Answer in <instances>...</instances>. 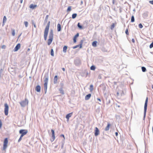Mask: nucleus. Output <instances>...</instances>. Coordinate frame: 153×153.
<instances>
[{"instance_id":"obj_1","label":"nucleus","mask_w":153,"mask_h":153,"mask_svg":"<svg viewBox=\"0 0 153 153\" xmlns=\"http://www.w3.org/2000/svg\"><path fill=\"white\" fill-rule=\"evenodd\" d=\"M50 22L49 21L45 30L44 33V38L45 40H46L47 39V36L49 28Z\"/></svg>"},{"instance_id":"obj_2","label":"nucleus","mask_w":153,"mask_h":153,"mask_svg":"<svg viewBox=\"0 0 153 153\" xmlns=\"http://www.w3.org/2000/svg\"><path fill=\"white\" fill-rule=\"evenodd\" d=\"M53 38V30H51L49 34V39L48 40V45H50L51 43Z\"/></svg>"},{"instance_id":"obj_3","label":"nucleus","mask_w":153,"mask_h":153,"mask_svg":"<svg viewBox=\"0 0 153 153\" xmlns=\"http://www.w3.org/2000/svg\"><path fill=\"white\" fill-rule=\"evenodd\" d=\"M148 102V98L147 97L145 100L144 106V117L143 120H144L146 116V111L147 106V103Z\"/></svg>"},{"instance_id":"obj_4","label":"nucleus","mask_w":153,"mask_h":153,"mask_svg":"<svg viewBox=\"0 0 153 153\" xmlns=\"http://www.w3.org/2000/svg\"><path fill=\"white\" fill-rule=\"evenodd\" d=\"M28 101L27 98H25L24 100L20 102L21 106L22 107H24L28 104Z\"/></svg>"},{"instance_id":"obj_5","label":"nucleus","mask_w":153,"mask_h":153,"mask_svg":"<svg viewBox=\"0 0 153 153\" xmlns=\"http://www.w3.org/2000/svg\"><path fill=\"white\" fill-rule=\"evenodd\" d=\"M48 74H45V76H44V85H47L48 82Z\"/></svg>"},{"instance_id":"obj_6","label":"nucleus","mask_w":153,"mask_h":153,"mask_svg":"<svg viewBox=\"0 0 153 153\" xmlns=\"http://www.w3.org/2000/svg\"><path fill=\"white\" fill-rule=\"evenodd\" d=\"M4 106V114L6 116L7 115L9 110V106L7 103H5Z\"/></svg>"},{"instance_id":"obj_7","label":"nucleus","mask_w":153,"mask_h":153,"mask_svg":"<svg viewBox=\"0 0 153 153\" xmlns=\"http://www.w3.org/2000/svg\"><path fill=\"white\" fill-rule=\"evenodd\" d=\"M8 143V140L7 138L4 139V142L3 150H5L7 147V144Z\"/></svg>"},{"instance_id":"obj_8","label":"nucleus","mask_w":153,"mask_h":153,"mask_svg":"<svg viewBox=\"0 0 153 153\" xmlns=\"http://www.w3.org/2000/svg\"><path fill=\"white\" fill-rule=\"evenodd\" d=\"M28 131L27 130L21 129L19 130V133L21 134L22 136H23L27 133Z\"/></svg>"},{"instance_id":"obj_9","label":"nucleus","mask_w":153,"mask_h":153,"mask_svg":"<svg viewBox=\"0 0 153 153\" xmlns=\"http://www.w3.org/2000/svg\"><path fill=\"white\" fill-rule=\"evenodd\" d=\"M83 40H81L80 42V44L79 45H77L73 47V48L74 49L77 48L78 47H79L80 48H82V45L83 43Z\"/></svg>"},{"instance_id":"obj_10","label":"nucleus","mask_w":153,"mask_h":153,"mask_svg":"<svg viewBox=\"0 0 153 153\" xmlns=\"http://www.w3.org/2000/svg\"><path fill=\"white\" fill-rule=\"evenodd\" d=\"M51 132H52V138L51 139V141L53 142L55 139V136L54 134V131L53 130L51 129Z\"/></svg>"},{"instance_id":"obj_11","label":"nucleus","mask_w":153,"mask_h":153,"mask_svg":"<svg viewBox=\"0 0 153 153\" xmlns=\"http://www.w3.org/2000/svg\"><path fill=\"white\" fill-rule=\"evenodd\" d=\"M100 134V131L98 128L96 127L95 128V130L94 131V135L95 136H97L98 135Z\"/></svg>"},{"instance_id":"obj_12","label":"nucleus","mask_w":153,"mask_h":153,"mask_svg":"<svg viewBox=\"0 0 153 153\" xmlns=\"http://www.w3.org/2000/svg\"><path fill=\"white\" fill-rule=\"evenodd\" d=\"M21 44L20 43H18L15 47L14 49V51L15 52L17 51L20 48Z\"/></svg>"},{"instance_id":"obj_13","label":"nucleus","mask_w":153,"mask_h":153,"mask_svg":"<svg viewBox=\"0 0 153 153\" xmlns=\"http://www.w3.org/2000/svg\"><path fill=\"white\" fill-rule=\"evenodd\" d=\"M74 63L76 65H78L81 64L80 60L79 59H76L74 60Z\"/></svg>"},{"instance_id":"obj_14","label":"nucleus","mask_w":153,"mask_h":153,"mask_svg":"<svg viewBox=\"0 0 153 153\" xmlns=\"http://www.w3.org/2000/svg\"><path fill=\"white\" fill-rule=\"evenodd\" d=\"M72 114H73V113L72 112V113H71L69 114H68L66 115V118L67 119L68 121L69 120V118L71 116Z\"/></svg>"},{"instance_id":"obj_15","label":"nucleus","mask_w":153,"mask_h":153,"mask_svg":"<svg viewBox=\"0 0 153 153\" xmlns=\"http://www.w3.org/2000/svg\"><path fill=\"white\" fill-rule=\"evenodd\" d=\"M35 90L37 92H39L40 91L41 87L39 85H37L35 88Z\"/></svg>"},{"instance_id":"obj_16","label":"nucleus","mask_w":153,"mask_h":153,"mask_svg":"<svg viewBox=\"0 0 153 153\" xmlns=\"http://www.w3.org/2000/svg\"><path fill=\"white\" fill-rule=\"evenodd\" d=\"M91 96V94H89L87 95L85 97V100H88L90 99Z\"/></svg>"},{"instance_id":"obj_17","label":"nucleus","mask_w":153,"mask_h":153,"mask_svg":"<svg viewBox=\"0 0 153 153\" xmlns=\"http://www.w3.org/2000/svg\"><path fill=\"white\" fill-rule=\"evenodd\" d=\"M110 126L111 124H110V123H108L107 126L106 127L105 129V130L106 131L109 130Z\"/></svg>"},{"instance_id":"obj_18","label":"nucleus","mask_w":153,"mask_h":153,"mask_svg":"<svg viewBox=\"0 0 153 153\" xmlns=\"http://www.w3.org/2000/svg\"><path fill=\"white\" fill-rule=\"evenodd\" d=\"M58 76L57 75L55 76L53 79V83L56 84L57 82Z\"/></svg>"},{"instance_id":"obj_19","label":"nucleus","mask_w":153,"mask_h":153,"mask_svg":"<svg viewBox=\"0 0 153 153\" xmlns=\"http://www.w3.org/2000/svg\"><path fill=\"white\" fill-rule=\"evenodd\" d=\"M149 12L146 11L143 14V16L144 18H146L148 16Z\"/></svg>"},{"instance_id":"obj_20","label":"nucleus","mask_w":153,"mask_h":153,"mask_svg":"<svg viewBox=\"0 0 153 153\" xmlns=\"http://www.w3.org/2000/svg\"><path fill=\"white\" fill-rule=\"evenodd\" d=\"M120 93L121 95V96H123L126 93V91L125 89L123 90L122 91H120Z\"/></svg>"},{"instance_id":"obj_21","label":"nucleus","mask_w":153,"mask_h":153,"mask_svg":"<svg viewBox=\"0 0 153 153\" xmlns=\"http://www.w3.org/2000/svg\"><path fill=\"white\" fill-rule=\"evenodd\" d=\"M7 21V18L5 16H4L3 18L2 26H3L5 25V23Z\"/></svg>"},{"instance_id":"obj_22","label":"nucleus","mask_w":153,"mask_h":153,"mask_svg":"<svg viewBox=\"0 0 153 153\" xmlns=\"http://www.w3.org/2000/svg\"><path fill=\"white\" fill-rule=\"evenodd\" d=\"M37 6L36 5H34L33 4H31L30 6V8L33 9H34Z\"/></svg>"},{"instance_id":"obj_23","label":"nucleus","mask_w":153,"mask_h":153,"mask_svg":"<svg viewBox=\"0 0 153 153\" xmlns=\"http://www.w3.org/2000/svg\"><path fill=\"white\" fill-rule=\"evenodd\" d=\"M57 31H60L61 30V26L59 24H58L57 25Z\"/></svg>"},{"instance_id":"obj_24","label":"nucleus","mask_w":153,"mask_h":153,"mask_svg":"<svg viewBox=\"0 0 153 153\" xmlns=\"http://www.w3.org/2000/svg\"><path fill=\"white\" fill-rule=\"evenodd\" d=\"M59 91L61 94H64V91L63 90L62 88H60L59 90Z\"/></svg>"},{"instance_id":"obj_25","label":"nucleus","mask_w":153,"mask_h":153,"mask_svg":"<svg viewBox=\"0 0 153 153\" xmlns=\"http://www.w3.org/2000/svg\"><path fill=\"white\" fill-rule=\"evenodd\" d=\"M67 48V47L66 46H65L63 48V52L64 53H66V50Z\"/></svg>"},{"instance_id":"obj_26","label":"nucleus","mask_w":153,"mask_h":153,"mask_svg":"<svg viewBox=\"0 0 153 153\" xmlns=\"http://www.w3.org/2000/svg\"><path fill=\"white\" fill-rule=\"evenodd\" d=\"M97 43V42L96 41L93 42L92 43V45L94 47H96Z\"/></svg>"},{"instance_id":"obj_27","label":"nucleus","mask_w":153,"mask_h":153,"mask_svg":"<svg viewBox=\"0 0 153 153\" xmlns=\"http://www.w3.org/2000/svg\"><path fill=\"white\" fill-rule=\"evenodd\" d=\"M89 89L91 91H92L94 89L93 86L92 85H91L90 86Z\"/></svg>"},{"instance_id":"obj_28","label":"nucleus","mask_w":153,"mask_h":153,"mask_svg":"<svg viewBox=\"0 0 153 153\" xmlns=\"http://www.w3.org/2000/svg\"><path fill=\"white\" fill-rule=\"evenodd\" d=\"M141 69L142 70V71L143 72H145L146 71V68L144 67H141Z\"/></svg>"},{"instance_id":"obj_29","label":"nucleus","mask_w":153,"mask_h":153,"mask_svg":"<svg viewBox=\"0 0 153 153\" xmlns=\"http://www.w3.org/2000/svg\"><path fill=\"white\" fill-rule=\"evenodd\" d=\"M44 90L45 91V94L46 93L47 88V85H44Z\"/></svg>"},{"instance_id":"obj_30","label":"nucleus","mask_w":153,"mask_h":153,"mask_svg":"<svg viewBox=\"0 0 153 153\" xmlns=\"http://www.w3.org/2000/svg\"><path fill=\"white\" fill-rule=\"evenodd\" d=\"M77 14L76 13L73 14L72 15V18L73 19H75L77 16Z\"/></svg>"},{"instance_id":"obj_31","label":"nucleus","mask_w":153,"mask_h":153,"mask_svg":"<svg viewBox=\"0 0 153 153\" xmlns=\"http://www.w3.org/2000/svg\"><path fill=\"white\" fill-rule=\"evenodd\" d=\"M48 15H46V16L45 18V23H47V21H48Z\"/></svg>"},{"instance_id":"obj_32","label":"nucleus","mask_w":153,"mask_h":153,"mask_svg":"<svg viewBox=\"0 0 153 153\" xmlns=\"http://www.w3.org/2000/svg\"><path fill=\"white\" fill-rule=\"evenodd\" d=\"M134 17L133 16H132L131 17V22H134Z\"/></svg>"},{"instance_id":"obj_33","label":"nucleus","mask_w":153,"mask_h":153,"mask_svg":"<svg viewBox=\"0 0 153 153\" xmlns=\"http://www.w3.org/2000/svg\"><path fill=\"white\" fill-rule=\"evenodd\" d=\"M24 24L25 25L26 27H27L28 25V22L25 21L24 22Z\"/></svg>"},{"instance_id":"obj_34","label":"nucleus","mask_w":153,"mask_h":153,"mask_svg":"<svg viewBox=\"0 0 153 153\" xmlns=\"http://www.w3.org/2000/svg\"><path fill=\"white\" fill-rule=\"evenodd\" d=\"M51 55L52 56H54V52L53 49L51 50Z\"/></svg>"},{"instance_id":"obj_35","label":"nucleus","mask_w":153,"mask_h":153,"mask_svg":"<svg viewBox=\"0 0 153 153\" xmlns=\"http://www.w3.org/2000/svg\"><path fill=\"white\" fill-rule=\"evenodd\" d=\"M95 68H96L94 66L92 65L91 66V67L90 68V69L91 70H95Z\"/></svg>"},{"instance_id":"obj_36","label":"nucleus","mask_w":153,"mask_h":153,"mask_svg":"<svg viewBox=\"0 0 153 153\" xmlns=\"http://www.w3.org/2000/svg\"><path fill=\"white\" fill-rule=\"evenodd\" d=\"M31 22H32V24L33 25L34 27L36 28V24L35 23L34 21L33 20H31Z\"/></svg>"},{"instance_id":"obj_37","label":"nucleus","mask_w":153,"mask_h":153,"mask_svg":"<svg viewBox=\"0 0 153 153\" xmlns=\"http://www.w3.org/2000/svg\"><path fill=\"white\" fill-rule=\"evenodd\" d=\"M71 10V6H69L68 8V9L67 10V12H68L70 11Z\"/></svg>"},{"instance_id":"obj_38","label":"nucleus","mask_w":153,"mask_h":153,"mask_svg":"<svg viewBox=\"0 0 153 153\" xmlns=\"http://www.w3.org/2000/svg\"><path fill=\"white\" fill-rule=\"evenodd\" d=\"M12 34L13 36H15V30H14V29L12 30Z\"/></svg>"},{"instance_id":"obj_39","label":"nucleus","mask_w":153,"mask_h":153,"mask_svg":"<svg viewBox=\"0 0 153 153\" xmlns=\"http://www.w3.org/2000/svg\"><path fill=\"white\" fill-rule=\"evenodd\" d=\"M114 27V23H113L112 25H111L110 28L111 30H113Z\"/></svg>"},{"instance_id":"obj_40","label":"nucleus","mask_w":153,"mask_h":153,"mask_svg":"<svg viewBox=\"0 0 153 153\" xmlns=\"http://www.w3.org/2000/svg\"><path fill=\"white\" fill-rule=\"evenodd\" d=\"M77 26L78 27L80 28V29H81L82 28V27L81 25H80V23H78V24H77Z\"/></svg>"},{"instance_id":"obj_41","label":"nucleus","mask_w":153,"mask_h":153,"mask_svg":"<svg viewBox=\"0 0 153 153\" xmlns=\"http://www.w3.org/2000/svg\"><path fill=\"white\" fill-rule=\"evenodd\" d=\"M3 71V70L2 69H1L0 70V78L1 76V75L2 74V73Z\"/></svg>"},{"instance_id":"obj_42","label":"nucleus","mask_w":153,"mask_h":153,"mask_svg":"<svg viewBox=\"0 0 153 153\" xmlns=\"http://www.w3.org/2000/svg\"><path fill=\"white\" fill-rule=\"evenodd\" d=\"M139 27L140 28H142L143 27V25H142V24L141 23H140L139 25Z\"/></svg>"},{"instance_id":"obj_43","label":"nucleus","mask_w":153,"mask_h":153,"mask_svg":"<svg viewBox=\"0 0 153 153\" xmlns=\"http://www.w3.org/2000/svg\"><path fill=\"white\" fill-rule=\"evenodd\" d=\"M23 136H22V135H21L19 139L18 140V142H19L22 139V138L23 137Z\"/></svg>"},{"instance_id":"obj_44","label":"nucleus","mask_w":153,"mask_h":153,"mask_svg":"<svg viewBox=\"0 0 153 153\" xmlns=\"http://www.w3.org/2000/svg\"><path fill=\"white\" fill-rule=\"evenodd\" d=\"M79 36V33H77L74 36V37L76 38Z\"/></svg>"},{"instance_id":"obj_45","label":"nucleus","mask_w":153,"mask_h":153,"mask_svg":"<svg viewBox=\"0 0 153 153\" xmlns=\"http://www.w3.org/2000/svg\"><path fill=\"white\" fill-rule=\"evenodd\" d=\"M74 42L75 43L76 42V38L74 37L73 38Z\"/></svg>"},{"instance_id":"obj_46","label":"nucleus","mask_w":153,"mask_h":153,"mask_svg":"<svg viewBox=\"0 0 153 153\" xmlns=\"http://www.w3.org/2000/svg\"><path fill=\"white\" fill-rule=\"evenodd\" d=\"M127 35H128V30L127 29L125 31Z\"/></svg>"},{"instance_id":"obj_47","label":"nucleus","mask_w":153,"mask_h":153,"mask_svg":"<svg viewBox=\"0 0 153 153\" xmlns=\"http://www.w3.org/2000/svg\"><path fill=\"white\" fill-rule=\"evenodd\" d=\"M149 3L153 5V0L150 1H149Z\"/></svg>"},{"instance_id":"obj_48","label":"nucleus","mask_w":153,"mask_h":153,"mask_svg":"<svg viewBox=\"0 0 153 153\" xmlns=\"http://www.w3.org/2000/svg\"><path fill=\"white\" fill-rule=\"evenodd\" d=\"M1 48L2 49H5L6 48V46L5 45H3L1 47Z\"/></svg>"},{"instance_id":"obj_49","label":"nucleus","mask_w":153,"mask_h":153,"mask_svg":"<svg viewBox=\"0 0 153 153\" xmlns=\"http://www.w3.org/2000/svg\"><path fill=\"white\" fill-rule=\"evenodd\" d=\"M2 124L1 120H0V129L1 127Z\"/></svg>"},{"instance_id":"obj_50","label":"nucleus","mask_w":153,"mask_h":153,"mask_svg":"<svg viewBox=\"0 0 153 153\" xmlns=\"http://www.w3.org/2000/svg\"><path fill=\"white\" fill-rule=\"evenodd\" d=\"M60 84L61 86V88H62V87L64 86V84L62 83H61Z\"/></svg>"},{"instance_id":"obj_51","label":"nucleus","mask_w":153,"mask_h":153,"mask_svg":"<svg viewBox=\"0 0 153 153\" xmlns=\"http://www.w3.org/2000/svg\"><path fill=\"white\" fill-rule=\"evenodd\" d=\"M60 136L61 137H63V138H64L63 140H65V136H64V135L63 134H62L61 135H60Z\"/></svg>"},{"instance_id":"obj_52","label":"nucleus","mask_w":153,"mask_h":153,"mask_svg":"<svg viewBox=\"0 0 153 153\" xmlns=\"http://www.w3.org/2000/svg\"><path fill=\"white\" fill-rule=\"evenodd\" d=\"M120 93V91H119L118 92H117V96H118L119 94Z\"/></svg>"},{"instance_id":"obj_53","label":"nucleus","mask_w":153,"mask_h":153,"mask_svg":"<svg viewBox=\"0 0 153 153\" xmlns=\"http://www.w3.org/2000/svg\"><path fill=\"white\" fill-rule=\"evenodd\" d=\"M132 41L133 43H134L135 42V40L134 39H132Z\"/></svg>"},{"instance_id":"obj_54","label":"nucleus","mask_w":153,"mask_h":153,"mask_svg":"<svg viewBox=\"0 0 153 153\" xmlns=\"http://www.w3.org/2000/svg\"><path fill=\"white\" fill-rule=\"evenodd\" d=\"M116 118L117 119L118 118H120V116H119V115H117V116H116Z\"/></svg>"},{"instance_id":"obj_55","label":"nucleus","mask_w":153,"mask_h":153,"mask_svg":"<svg viewBox=\"0 0 153 153\" xmlns=\"http://www.w3.org/2000/svg\"><path fill=\"white\" fill-rule=\"evenodd\" d=\"M116 0H113L112 3L113 4H114L115 3V1Z\"/></svg>"},{"instance_id":"obj_56","label":"nucleus","mask_w":153,"mask_h":153,"mask_svg":"<svg viewBox=\"0 0 153 153\" xmlns=\"http://www.w3.org/2000/svg\"><path fill=\"white\" fill-rule=\"evenodd\" d=\"M115 134L116 136H117L118 135V133L117 132H115Z\"/></svg>"},{"instance_id":"obj_57","label":"nucleus","mask_w":153,"mask_h":153,"mask_svg":"<svg viewBox=\"0 0 153 153\" xmlns=\"http://www.w3.org/2000/svg\"><path fill=\"white\" fill-rule=\"evenodd\" d=\"M97 100H99V101H101V100L99 98H97Z\"/></svg>"},{"instance_id":"obj_58","label":"nucleus","mask_w":153,"mask_h":153,"mask_svg":"<svg viewBox=\"0 0 153 153\" xmlns=\"http://www.w3.org/2000/svg\"><path fill=\"white\" fill-rule=\"evenodd\" d=\"M62 70L63 71H65V68H62Z\"/></svg>"},{"instance_id":"obj_59","label":"nucleus","mask_w":153,"mask_h":153,"mask_svg":"<svg viewBox=\"0 0 153 153\" xmlns=\"http://www.w3.org/2000/svg\"><path fill=\"white\" fill-rule=\"evenodd\" d=\"M23 0H20V2L21 3H22Z\"/></svg>"},{"instance_id":"obj_60","label":"nucleus","mask_w":153,"mask_h":153,"mask_svg":"<svg viewBox=\"0 0 153 153\" xmlns=\"http://www.w3.org/2000/svg\"><path fill=\"white\" fill-rule=\"evenodd\" d=\"M30 48H28V49H27V51H28V52H29V51H30Z\"/></svg>"},{"instance_id":"obj_61","label":"nucleus","mask_w":153,"mask_h":153,"mask_svg":"<svg viewBox=\"0 0 153 153\" xmlns=\"http://www.w3.org/2000/svg\"><path fill=\"white\" fill-rule=\"evenodd\" d=\"M81 4H82V3H83V1H82L81 2Z\"/></svg>"},{"instance_id":"obj_62","label":"nucleus","mask_w":153,"mask_h":153,"mask_svg":"<svg viewBox=\"0 0 153 153\" xmlns=\"http://www.w3.org/2000/svg\"><path fill=\"white\" fill-rule=\"evenodd\" d=\"M22 33H21L19 36V38L21 36V35Z\"/></svg>"},{"instance_id":"obj_63","label":"nucleus","mask_w":153,"mask_h":153,"mask_svg":"<svg viewBox=\"0 0 153 153\" xmlns=\"http://www.w3.org/2000/svg\"><path fill=\"white\" fill-rule=\"evenodd\" d=\"M110 100H109L108 101V103H110Z\"/></svg>"},{"instance_id":"obj_64","label":"nucleus","mask_w":153,"mask_h":153,"mask_svg":"<svg viewBox=\"0 0 153 153\" xmlns=\"http://www.w3.org/2000/svg\"><path fill=\"white\" fill-rule=\"evenodd\" d=\"M152 88L153 89V85H152Z\"/></svg>"}]
</instances>
